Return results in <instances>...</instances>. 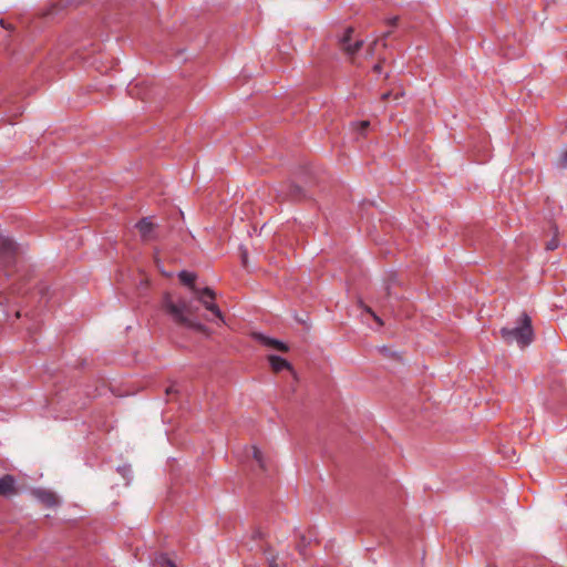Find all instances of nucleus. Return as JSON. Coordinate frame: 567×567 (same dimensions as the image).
I'll return each mask as SVG.
<instances>
[{
    "instance_id": "1",
    "label": "nucleus",
    "mask_w": 567,
    "mask_h": 567,
    "mask_svg": "<svg viewBox=\"0 0 567 567\" xmlns=\"http://www.w3.org/2000/svg\"><path fill=\"white\" fill-rule=\"evenodd\" d=\"M162 308L176 324L207 336L210 333L209 329L196 319L198 307L194 305V299H178L175 301L169 292H165L162 299Z\"/></svg>"
},
{
    "instance_id": "2",
    "label": "nucleus",
    "mask_w": 567,
    "mask_h": 567,
    "mask_svg": "<svg viewBox=\"0 0 567 567\" xmlns=\"http://www.w3.org/2000/svg\"><path fill=\"white\" fill-rule=\"evenodd\" d=\"M499 333L504 342L511 344L515 341L522 349L528 347L534 341L532 319L526 312L519 315L515 327H504L501 329Z\"/></svg>"
},
{
    "instance_id": "3",
    "label": "nucleus",
    "mask_w": 567,
    "mask_h": 567,
    "mask_svg": "<svg viewBox=\"0 0 567 567\" xmlns=\"http://www.w3.org/2000/svg\"><path fill=\"white\" fill-rule=\"evenodd\" d=\"M16 257V244L8 237H0V271H3L6 278L12 274Z\"/></svg>"
},
{
    "instance_id": "4",
    "label": "nucleus",
    "mask_w": 567,
    "mask_h": 567,
    "mask_svg": "<svg viewBox=\"0 0 567 567\" xmlns=\"http://www.w3.org/2000/svg\"><path fill=\"white\" fill-rule=\"evenodd\" d=\"M216 293L213 289L206 287L204 289H199L194 295V300L198 301L206 310L212 312L216 318H218L221 322H224V316L219 309V307L215 303Z\"/></svg>"
},
{
    "instance_id": "5",
    "label": "nucleus",
    "mask_w": 567,
    "mask_h": 567,
    "mask_svg": "<svg viewBox=\"0 0 567 567\" xmlns=\"http://www.w3.org/2000/svg\"><path fill=\"white\" fill-rule=\"evenodd\" d=\"M353 29L348 28L343 37L339 41V47L350 59H353L354 54L361 49V40H352Z\"/></svg>"
},
{
    "instance_id": "6",
    "label": "nucleus",
    "mask_w": 567,
    "mask_h": 567,
    "mask_svg": "<svg viewBox=\"0 0 567 567\" xmlns=\"http://www.w3.org/2000/svg\"><path fill=\"white\" fill-rule=\"evenodd\" d=\"M32 495L47 507H56L60 504L59 497L49 489L37 488Z\"/></svg>"
},
{
    "instance_id": "7",
    "label": "nucleus",
    "mask_w": 567,
    "mask_h": 567,
    "mask_svg": "<svg viewBox=\"0 0 567 567\" xmlns=\"http://www.w3.org/2000/svg\"><path fill=\"white\" fill-rule=\"evenodd\" d=\"M18 493L16 480L12 475L0 477V495L10 497Z\"/></svg>"
},
{
    "instance_id": "8",
    "label": "nucleus",
    "mask_w": 567,
    "mask_h": 567,
    "mask_svg": "<svg viewBox=\"0 0 567 567\" xmlns=\"http://www.w3.org/2000/svg\"><path fill=\"white\" fill-rule=\"evenodd\" d=\"M252 337L261 342L264 346L272 348L275 350L287 352L289 350L288 346L277 339H272L269 337H266L261 333H254Z\"/></svg>"
},
{
    "instance_id": "9",
    "label": "nucleus",
    "mask_w": 567,
    "mask_h": 567,
    "mask_svg": "<svg viewBox=\"0 0 567 567\" xmlns=\"http://www.w3.org/2000/svg\"><path fill=\"white\" fill-rule=\"evenodd\" d=\"M136 227L144 240L153 239L154 224L150 221L147 218H144L141 221H138Z\"/></svg>"
},
{
    "instance_id": "10",
    "label": "nucleus",
    "mask_w": 567,
    "mask_h": 567,
    "mask_svg": "<svg viewBox=\"0 0 567 567\" xmlns=\"http://www.w3.org/2000/svg\"><path fill=\"white\" fill-rule=\"evenodd\" d=\"M268 361H269L270 367L274 372H280L284 369L292 370L290 363L287 360L282 359L278 355H274V354L268 355Z\"/></svg>"
},
{
    "instance_id": "11",
    "label": "nucleus",
    "mask_w": 567,
    "mask_h": 567,
    "mask_svg": "<svg viewBox=\"0 0 567 567\" xmlns=\"http://www.w3.org/2000/svg\"><path fill=\"white\" fill-rule=\"evenodd\" d=\"M178 278L183 285L189 287L193 295H195L199 290V288H197L195 285V280H196L195 274L184 270L178 274Z\"/></svg>"
},
{
    "instance_id": "12",
    "label": "nucleus",
    "mask_w": 567,
    "mask_h": 567,
    "mask_svg": "<svg viewBox=\"0 0 567 567\" xmlns=\"http://www.w3.org/2000/svg\"><path fill=\"white\" fill-rule=\"evenodd\" d=\"M550 230L553 233V238L546 243V245H545L546 250H555L559 246V240H558L559 231H558L557 225L553 224L550 226Z\"/></svg>"
},
{
    "instance_id": "13",
    "label": "nucleus",
    "mask_w": 567,
    "mask_h": 567,
    "mask_svg": "<svg viewBox=\"0 0 567 567\" xmlns=\"http://www.w3.org/2000/svg\"><path fill=\"white\" fill-rule=\"evenodd\" d=\"M249 453L251 454L252 458L257 462L258 466L261 470H266L265 458L262 456L261 451L257 446H251L249 449Z\"/></svg>"
},
{
    "instance_id": "14",
    "label": "nucleus",
    "mask_w": 567,
    "mask_h": 567,
    "mask_svg": "<svg viewBox=\"0 0 567 567\" xmlns=\"http://www.w3.org/2000/svg\"><path fill=\"white\" fill-rule=\"evenodd\" d=\"M154 567H176V565L167 556L161 554L154 559Z\"/></svg>"
},
{
    "instance_id": "15",
    "label": "nucleus",
    "mask_w": 567,
    "mask_h": 567,
    "mask_svg": "<svg viewBox=\"0 0 567 567\" xmlns=\"http://www.w3.org/2000/svg\"><path fill=\"white\" fill-rule=\"evenodd\" d=\"M390 34H391V31H388V32H385V33H383V34H382L381 40H382V47H383V48H386V45H388V44H386V42H385V39H386L388 37H390ZM379 41H380V39H377V40H374V41L371 43V45L369 47V50H368V54H370V55H372V54H373L374 49H375V48H377V45L379 44Z\"/></svg>"
},
{
    "instance_id": "16",
    "label": "nucleus",
    "mask_w": 567,
    "mask_h": 567,
    "mask_svg": "<svg viewBox=\"0 0 567 567\" xmlns=\"http://www.w3.org/2000/svg\"><path fill=\"white\" fill-rule=\"evenodd\" d=\"M556 166L558 168H567V148L560 153L559 157L556 161Z\"/></svg>"
},
{
    "instance_id": "17",
    "label": "nucleus",
    "mask_w": 567,
    "mask_h": 567,
    "mask_svg": "<svg viewBox=\"0 0 567 567\" xmlns=\"http://www.w3.org/2000/svg\"><path fill=\"white\" fill-rule=\"evenodd\" d=\"M266 560L268 563V567H279L277 564V556L270 551H266Z\"/></svg>"
},
{
    "instance_id": "18",
    "label": "nucleus",
    "mask_w": 567,
    "mask_h": 567,
    "mask_svg": "<svg viewBox=\"0 0 567 567\" xmlns=\"http://www.w3.org/2000/svg\"><path fill=\"white\" fill-rule=\"evenodd\" d=\"M370 126V122L369 121H362L360 122L358 125H357V128L363 133L368 127Z\"/></svg>"
},
{
    "instance_id": "19",
    "label": "nucleus",
    "mask_w": 567,
    "mask_h": 567,
    "mask_svg": "<svg viewBox=\"0 0 567 567\" xmlns=\"http://www.w3.org/2000/svg\"><path fill=\"white\" fill-rule=\"evenodd\" d=\"M383 62H384V59H379V62L373 66V71L377 73H380L382 70Z\"/></svg>"
},
{
    "instance_id": "20",
    "label": "nucleus",
    "mask_w": 567,
    "mask_h": 567,
    "mask_svg": "<svg viewBox=\"0 0 567 567\" xmlns=\"http://www.w3.org/2000/svg\"><path fill=\"white\" fill-rule=\"evenodd\" d=\"M178 390L176 389L175 384H172L169 385L167 389H166V395H171L173 393H177Z\"/></svg>"
},
{
    "instance_id": "21",
    "label": "nucleus",
    "mask_w": 567,
    "mask_h": 567,
    "mask_svg": "<svg viewBox=\"0 0 567 567\" xmlns=\"http://www.w3.org/2000/svg\"><path fill=\"white\" fill-rule=\"evenodd\" d=\"M398 22H399V17H393V18L386 20V23L392 27H395L398 24Z\"/></svg>"
},
{
    "instance_id": "22",
    "label": "nucleus",
    "mask_w": 567,
    "mask_h": 567,
    "mask_svg": "<svg viewBox=\"0 0 567 567\" xmlns=\"http://www.w3.org/2000/svg\"><path fill=\"white\" fill-rule=\"evenodd\" d=\"M364 309L373 316V318L378 321L379 324H382L381 319L377 315H374L369 307H365Z\"/></svg>"
},
{
    "instance_id": "23",
    "label": "nucleus",
    "mask_w": 567,
    "mask_h": 567,
    "mask_svg": "<svg viewBox=\"0 0 567 567\" xmlns=\"http://www.w3.org/2000/svg\"><path fill=\"white\" fill-rule=\"evenodd\" d=\"M246 260H247V252L244 251L243 252V264L246 265Z\"/></svg>"
},
{
    "instance_id": "24",
    "label": "nucleus",
    "mask_w": 567,
    "mask_h": 567,
    "mask_svg": "<svg viewBox=\"0 0 567 567\" xmlns=\"http://www.w3.org/2000/svg\"><path fill=\"white\" fill-rule=\"evenodd\" d=\"M390 96V92H386L384 94H382V100H388V97Z\"/></svg>"
},
{
    "instance_id": "25",
    "label": "nucleus",
    "mask_w": 567,
    "mask_h": 567,
    "mask_svg": "<svg viewBox=\"0 0 567 567\" xmlns=\"http://www.w3.org/2000/svg\"><path fill=\"white\" fill-rule=\"evenodd\" d=\"M4 299H6V298L3 297V292H0V305H2V303H3Z\"/></svg>"
},
{
    "instance_id": "26",
    "label": "nucleus",
    "mask_w": 567,
    "mask_h": 567,
    "mask_svg": "<svg viewBox=\"0 0 567 567\" xmlns=\"http://www.w3.org/2000/svg\"><path fill=\"white\" fill-rule=\"evenodd\" d=\"M261 536H262L261 532L258 530L255 533V537H261Z\"/></svg>"
},
{
    "instance_id": "27",
    "label": "nucleus",
    "mask_w": 567,
    "mask_h": 567,
    "mask_svg": "<svg viewBox=\"0 0 567 567\" xmlns=\"http://www.w3.org/2000/svg\"><path fill=\"white\" fill-rule=\"evenodd\" d=\"M0 24L6 28L4 21L0 20Z\"/></svg>"
}]
</instances>
